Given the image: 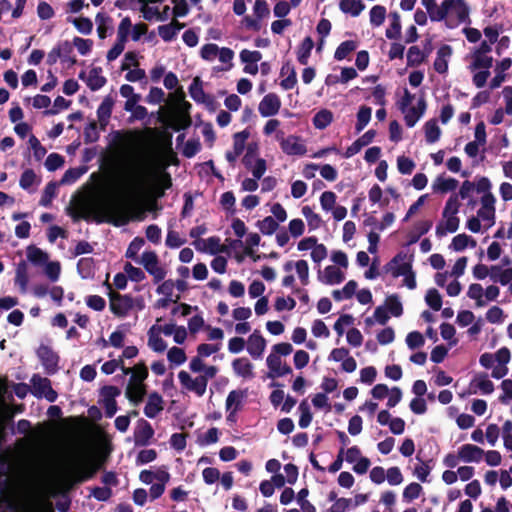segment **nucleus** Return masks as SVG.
<instances>
[{
    "label": "nucleus",
    "instance_id": "obj_1",
    "mask_svg": "<svg viewBox=\"0 0 512 512\" xmlns=\"http://www.w3.org/2000/svg\"><path fill=\"white\" fill-rule=\"evenodd\" d=\"M432 22L445 21L448 28H455L461 23H470L469 6L465 0H443L427 12Z\"/></svg>",
    "mask_w": 512,
    "mask_h": 512
},
{
    "label": "nucleus",
    "instance_id": "obj_2",
    "mask_svg": "<svg viewBox=\"0 0 512 512\" xmlns=\"http://www.w3.org/2000/svg\"><path fill=\"white\" fill-rule=\"evenodd\" d=\"M414 254L408 255L404 251L398 252L385 266L386 272H391L394 278L404 276V285L409 289L416 288L415 273L412 269Z\"/></svg>",
    "mask_w": 512,
    "mask_h": 512
},
{
    "label": "nucleus",
    "instance_id": "obj_3",
    "mask_svg": "<svg viewBox=\"0 0 512 512\" xmlns=\"http://www.w3.org/2000/svg\"><path fill=\"white\" fill-rule=\"evenodd\" d=\"M203 371V375H199L193 379L187 371L181 370L178 373V379L182 387L202 397L206 392L208 380L217 375L218 368L216 366H205Z\"/></svg>",
    "mask_w": 512,
    "mask_h": 512
},
{
    "label": "nucleus",
    "instance_id": "obj_4",
    "mask_svg": "<svg viewBox=\"0 0 512 512\" xmlns=\"http://www.w3.org/2000/svg\"><path fill=\"white\" fill-rule=\"evenodd\" d=\"M109 292V308L116 317H125L134 307V299L130 294H120L112 289L108 280L105 281Z\"/></svg>",
    "mask_w": 512,
    "mask_h": 512
},
{
    "label": "nucleus",
    "instance_id": "obj_5",
    "mask_svg": "<svg viewBox=\"0 0 512 512\" xmlns=\"http://www.w3.org/2000/svg\"><path fill=\"white\" fill-rule=\"evenodd\" d=\"M179 97L182 100L181 109L172 112L166 123L167 126L174 131L185 130L192 124V120L189 114L191 104L184 100L185 94L182 90L179 92Z\"/></svg>",
    "mask_w": 512,
    "mask_h": 512
},
{
    "label": "nucleus",
    "instance_id": "obj_6",
    "mask_svg": "<svg viewBox=\"0 0 512 512\" xmlns=\"http://www.w3.org/2000/svg\"><path fill=\"white\" fill-rule=\"evenodd\" d=\"M275 139L279 142L280 148L283 153L289 156H303L307 152V148L302 143L301 138L295 135H289L285 137V133L282 130L276 131Z\"/></svg>",
    "mask_w": 512,
    "mask_h": 512
},
{
    "label": "nucleus",
    "instance_id": "obj_7",
    "mask_svg": "<svg viewBox=\"0 0 512 512\" xmlns=\"http://www.w3.org/2000/svg\"><path fill=\"white\" fill-rule=\"evenodd\" d=\"M144 269L153 276L154 283H158L166 277V270L159 265V258L154 251L143 252L140 261Z\"/></svg>",
    "mask_w": 512,
    "mask_h": 512
},
{
    "label": "nucleus",
    "instance_id": "obj_8",
    "mask_svg": "<svg viewBox=\"0 0 512 512\" xmlns=\"http://www.w3.org/2000/svg\"><path fill=\"white\" fill-rule=\"evenodd\" d=\"M102 463L96 458H88L82 462L74 471L73 478L76 483H83L92 479L100 470Z\"/></svg>",
    "mask_w": 512,
    "mask_h": 512
},
{
    "label": "nucleus",
    "instance_id": "obj_9",
    "mask_svg": "<svg viewBox=\"0 0 512 512\" xmlns=\"http://www.w3.org/2000/svg\"><path fill=\"white\" fill-rule=\"evenodd\" d=\"M37 356L48 374L57 372L59 356L51 347L43 344L40 345L37 349Z\"/></svg>",
    "mask_w": 512,
    "mask_h": 512
},
{
    "label": "nucleus",
    "instance_id": "obj_10",
    "mask_svg": "<svg viewBox=\"0 0 512 512\" xmlns=\"http://www.w3.org/2000/svg\"><path fill=\"white\" fill-rule=\"evenodd\" d=\"M281 108V100L275 93L266 94L259 103L258 111L262 117L276 115Z\"/></svg>",
    "mask_w": 512,
    "mask_h": 512
},
{
    "label": "nucleus",
    "instance_id": "obj_11",
    "mask_svg": "<svg viewBox=\"0 0 512 512\" xmlns=\"http://www.w3.org/2000/svg\"><path fill=\"white\" fill-rule=\"evenodd\" d=\"M154 436V429L151 424L145 420L140 419L134 429V442L136 446H146L149 444L150 439Z\"/></svg>",
    "mask_w": 512,
    "mask_h": 512
},
{
    "label": "nucleus",
    "instance_id": "obj_12",
    "mask_svg": "<svg viewBox=\"0 0 512 512\" xmlns=\"http://www.w3.org/2000/svg\"><path fill=\"white\" fill-rule=\"evenodd\" d=\"M491 182L487 177H480L476 182V191L478 193H483L481 197V208H492L495 209L496 198L490 192Z\"/></svg>",
    "mask_w": 512,
    "mask_h": 512
},
{
    "label": "nucleus",
    "instance_id": "obj_13",
    "mask_svg": "<svg viewBox=\"0 0 512 512\" xmlns=\"http://www.w3.org/2000/svg\"><path fill=\"white\" fill-rule=\"evenodd\" d=\"M266 348V340L259 330H255L248 338L247 351L253 359H259Z\"/></svg>",
    "mask_w": 512,
    "mask_h": 512
},
{
    "label": "nucleus",
    "instance_id": "obj_14",
    "mask_svg": "<svg viewBox=\"0 0 512 512\" xmlns=\"http://www.w3.org/2000/svg\"><path fill=\"white\" fill-rule=\"evenodd\" d=\"M478 390L485 395L491 394L494 391V384L488 379L486 373H480L474 377L469 384L468 394H476Z\"/></svg>",
    "mask_w": 512,
    "mask_h": 512
},
{
    "label": "nucleus",
    "instance_id": "obj_15",
    "mask_svg": "<svg viewBox=\"0 0 512 512\" xmlns=\"http://www.w3.org/2000/svg\"><path fill=\"white\" fill-rule=\"evenodd\" d=\"M376 131L370 129L366 131L361 137L355 140L349 147H347L346 151L343 153L344 158H351L360 152V150L369 145L375 138Z\"/></svg>",
    "mask_w": 512,
    "mask_h": 512
},
{
    "label": "nucleus",
    "instance_id": "obj_16",
    "mask_svg": "<svg viewBox=\"0 0 512 512\" xmlns=\"http://www.w3.org/2000/svg\"><path fill=\"white\" fill-rule=\"evenodd\" d=\"M452 47L448 44H443L437 51L436 59L433 67L439 74H445L448 71V59L452 55Z\"/></svg>",
    "mask_w": 512,
    "mask_h": 512
},
{
    "label": "nucleus",
    "instance_id": "obj_17",
    "mask_svg": "<svg viewBox=\"0 0 512 512\" xmlns=\"http://www.w3.org/2000/svg\"><path fill=\"white\" fill-rule=\"evenodd\" d=\"M147 393L146 385L144 383L129 381L126 390V398L134 405L141 403Z\"/></svg>",
    "mask_w": 512,
    "mask_h": 512
},
{
    "label": "nucleus",
    "instance_id": "obj_18",
    "mask_svg": "<svg viewBox=\"0 0 512 512\" xmlns=\"http://www.w3.org/2000/svg\"><path fill=\"white\" fill-rule=\"evenodd\" d=\"M484 455V450L473 444H464L459 448V457L466 463L480 462Z\"/></svg>",
    "mask_w": 512,
    "mask_h": 512
},
{
    "label": "nucleus",
    "instance_id": "obj_19",
    "mask_svg": "<svg viewBox=\"0 0 512 512\" xmlns=\"http://www.w3.org/2000/svg\"><path fill=\"white\" fill-rule=\"evenodd\" d=\"M163 407V398L158 392H152L148 396V400L144 407V414L148 418H155L162 410Z\"/></svg>",
    "mask_w": 512,
    "mask_h": 512
},
{
    "label": "nucleus",
    "instance_id": "obj_20",
    "mask_svg": "<svg viewBox=\"0 0 512 512\" xmlns=\"http://www.w3.org/2000/svg\"><path fill=\"white\" fill-rule=\"evenodd\" d=\"M426 110V101L423 97L418 100L416 107H411L405 112L404 120L407 127L412 128L418 122Z\"/></svg>",
    "mask_w": 512,
    "mask_h": 512
},
{
    "label": "nucleus",
    "instance_id": "obj_21",
    "mask_svg": "<svg viewBox=\"0 0 512 512\" xmlns=\"http://www.w3.org/2000/svg\"><path fill=\"white\" fill-rule=\"evenodd\" d=\"M318 278L325 284L334 285L342 283L345 279V276L338 267L329 265L324 269V276L322 277L321 272H319Z\"/></svg>",
    "mask_w": 512,
    "mask_h": 512
},
{
    "label": "nucleus",
    "instance_id": "obj_22",
    "mask_svg": "<svg viewBox=\"0 0 512 512\" xmlns=\"http://www.w3.org/2000/svg\"><path fill=\"white\" fill-rule=\"evenodd\" d=\"M232 368L240 377L248 379L254 377L253 364L245 357L234 359L232 362Z\"/></svg>",
    "mask_w": 512,
    "mask_h": 512
},
{
    "label": "nucleus",
    "instance_id": "obj_23",
    "mask_svg": "<svg viewBox=\"0 0 512 512\" xmlns=\"http://www.w3.org/2000/svg\"><path fill=\"white\" fill-rule=\"evenodd\" d=\"M113 105L114 100L110 95H108L103 99L102 103L97 109L98 121L103 128L107 125L111 117Z\"/></svg>",
    "mask_w": 512,
    "mask_h": 512
},
{
    "label": "nucleus",
    "instance_id": "obj_24",
    "mask_svg": "<svg viewBox=\"0 0 512 512\" xmlns=\"http://www.w3.org/2000/svg\"><path fill=\"white\" fill-rule=\"evenodd\" d=\"M101 67H94L89 71V75L86 80L87 86L92 91L101 89L107 82V79L101 75Z\"/></svg>",
    "mask_w": 512,
    "mask_h": 512
},
{
    "label": "nucleus",
    "instance_id": "obj_25",
    "mask_svg": "<svg viewBox=\"0 0 512 512\" xmlns=\"http://www.w3.org/2000/svg\"><path fill=\"white\" fill-rule=\"evenodd\" d=\"M200 242H205L206 244V248L208 250V252L211 254V255H216V254H219V253H228V247L226 245H222L220 243V238L217 237V236H212V237H209L207 240L203 241V240H197L195 242V246L198 250H203L202 248H200L198 246V244Z\"/></svg>",
    "mask_w": 512,
    "mask_h": 512
},
{
    "label": "nucleus",
    "instance_id": "obj_26",
    "mask_svg": "<svg viewBox=\"0 0 512 512\" xmlns=\"http://www.w3.org/2000/svg\"><path fill=\"white\" fill-rule=\"evenodd\" d=\"M27 259L35 266H44L47 263L49 256L42 249L30 245L27 247Z\"/></svg>",
    "mask_w": 512,
    "mask_h": 512
},
{
    "label": "nucleus",
    "instance_id": "obj_27",
    "mask_svg": "<svg viewBox=\"0 0 512 512\" xmlns=\"http://www.w3.org/2000/svg\"><path fill=\"white\" fill-rule=\"evenodd\" d=\"M148 346L157 353H162L167 348L166 342L156 331V325H153L148 331Z\"/></svg>",
    "mask_w": 512,
    "mask_h": 512
},
{
    "label": "nucleus",
    "instance_id": "obj_28",
    "mask_svg": "<svg viewBox=\"0 0 512 512\" xmlns=\"http://www.w3.org/2000/svg\"><path fill=\"white\" fill-rule=\"evenodd\" d=\"M247 396L246 390H232L229 392L226 398V410L237 409L241 410L243 400Z\"/></svg>",
    "mask_w": 512,
    "mask_h": 512
},
{
    "label": "nucleus",
    "instance_id": "obj_29",
    "mask_svg": "<svg viewBox=\"0 0 512 512\" xmlns=\"http://www.w3.org/2000/svg\"><path fill=\"white\" fill-rule=\"evenodd\" d=\"M339 8L343 13L357 17L365 8L361 0H341Z\"/></svg>",
    "mask_w": 512,
    "mask_h": 512
},
{
    "label": "nucleus",
    "instance_id": "obj_30",
    "mask_svg": "<svg viewBox=\"0 0 512 512\" xmlns=\"http://www.w3.org/2000/svg\"><path fill=\"white\" fill-rule=\"evenodd\" d=\"M333 121V113L328 109L318 111L313 119V125L316 129L323 130L327 128Z\"/></svg>",
    "mask_w": 512,
    "mask_h": 512
},
{
    "label": "nucleus",
    "instance_id": "obj_31",
    "mask_svg": "<svg viewBox=\"0 0 512 512\" xmlns=\"http://www.w3.org/2000/svg\"><path fill=\"white\" fill-rule=\"evenodd\" d=\"M459 182L454 178H444L442 176L437 177L433 184V190L436 192L447 193L454 191Z\"/></svg>",
    "mask_w": 512,
    "mask_h": 512
},
{
    "label": "nucleus",
    "instance_id": "obj_32",
    "mask_svg": "<svg viewBox=\"0 0 512 512\" xmlns=\"http://www.w3.org/2000/svg\"><path fill=\"white\" fill-rule=\"evenodd\" d=\"M313 47L314 42L312 38L310 36L305 37L297 51V60L300 64L306 65L308 63Z\"/></svg>",
    "mask_w": 512,
    "mask_h": 512
},
{
    "label": "nucleus",
    "instance_id": "obj_33",
    "mask_svg": "<svg viewBox=\"0 0 512 512\" xmlns=\"http://www.w3.org/2000/svg\"><path fill=\"white\" fill-rule=\"evenodd\" d=\"M427 58V53L423 52L418 46H411L407 52V66L418 67Z\"/></svg>",
    "mask_w": 512,
    "mask_h": 512
},
{
    "label": "nucleus",
    "instance_id": "obj_34",
    "mask_svg": "<svg viewBox=\"0 0 512 512\" xmlns=\"http://www.w3.org/2000/svg\"><path fill=\"white\" fill-rule=\"evenodd\" d=\"M28 282V265L26 261L21 260L16 267L15 284L18 285L22 289V291H25Z\"/></svg>",
    "mask_w": 512,
    "mask_h": 512
},
{
    "label": "nucleus",
    "instance_id": "obj_35",
    "mask_svg": "<svg viewBox=\"0 0 512 512\" xmlns=\"http://www.w3.org/2000/svg\"><path fill=\"white\" fill-rule=\"evenodd\" d=\"M425 139L427 143H435L439 140L441 129L435 119L427 121L424 125Z\"/></svg>",
    "mask_w": 512,
    "mask_h": 512
},
{
    "label": "nucleus",
    "instance_id": "obj_36",
    "mask_svg": "<svg viewBox=\"0 0 512 512\" xmlns=\"http://www.w3.org/2000/svg\"><path fill=\"white\" fill-rule=\"evenodd\" d=\"M391 23L389 28L386 29V37L388 39H398L401 36V20L398 12L390 13Z\"/></svg>",
    "mask_w": 512,
    "mask_h": 512
},
{
    "label": "nucleus",
    "instance_id": "obj_37",
    "mask_svg": "<svg viewBox=\"0 0 512 512\" xmlns=\"http://www.w3.org/2000/svg\"><path fill=\"white\" fill-rule=\"evenodd\" d=\"M473 61L469 69L474 71L478 69L489 70L493 65V58L488 55L476 54L472 55Z\"/></svg>",
    "mask_w": 512,
    "mask_h": 512
},
{
    "label": "nucleus",
    "instance_id": "obj_38",
    "mask_svg": "<svg viewBox=\"0 0 512 512\" xmlns=\"http://www.w3.org/2000/svg\"><path fill=\"white\" fill-rule=\"evenodd\" d=\"M385 309L394 317H400L403 314V306L397 294L387 296Z\"/></svg>",
    "mask_w": 512,
    "mask_h": 512
},
{
    "label": "nucleus",
    "instance_id": "obj_39",
    "mask_svg": "<svg viewBox=\"0 0 512 512\" xmlns=\"http://www.w3.org/2000/svg\"><path fill=\"white\" fill-rule=\"evenodd\" d=\"M357 42L354 40H346L342 42L334 53V58L338 61L344 60L349 54L357 49Z\"/></svg>",
    "mask_w": 512,
    "mask_h": 512
},
{
    "label": "nucleus",
    "instance_id": "obj_40",
    "mask_svg": "<svg viewBox=\"0 0 512 512\" xmlns=\"http://www.w3.org/2000/svg\"><path fill=\"white\" fill-rule=\"evenodd\" d=\"M476 241L467 234H458L452 239V242L450 244V248L454 251H463L468 245H471V247L476 246Z\"/></svg>",
    "mask_w": 512,
    "mask_h": 512
},
{
    "label": "nucleus",
    "instance_id": "obj_41",
    "mask_svg": "<svg viewBox=\"0 0 512 512\" xmlns=\"http://www.w3.org/2000/svg\"><path fill=\"white\" fill-rule=\"evenodd\" d=\"M372 109L369 106H361L357 113L356 132H361L371 120Z\"/></svg>",
    "mask_w": 512,
    "mask_h": 512
},
{
    "label": "nucleus",
    "instance_id": "obj_42",
    "mask_svg": "<svg viewBox=\"0 0 512 512\" xmlns=\"http://www.w3.org/2000/svg\"><path fill=\"white\" fill-rule=\"evenodd\" d=\"M59 49L61 54V61L63 63H69L71 66L75 65L77 62V59L73 54V45L69 41H60L59 42Z\"/></svg>",
    "mask_w": 512,
    "mask_h": 512
},
{
    "label": "nucleus",
    "instance_id": "obj_43",
    "mask_svg": "<svg viewBox=\"0 0 512 512\" xmlns=\"http://www.w3.org/2000/svg\"><path fill=\"white\" fill-rule=\"evenodd\" d=\"M189 93L191 98L197 102L200 103L201 101H204L207 94L204 92L202 87V81L200 77H195L192 81V83L189 86Z\"/></svg>",
    "mask_w": 512,
    "mask_h": 512
},
{
    "label": "nucleus",
    "instance_id": "obj_44",
    "mask_svg": "<svg viewBox=\"0 0 512 512\" xmlns=\"http://www.w3.org/2000/svg\"><path fill=\"white\" fill-rule=\"evenodd\" d=\"M77 270L82 278H89L94 272V259L91 257H83L77 263Z\"/></svg>",
    "mask_w": 512,
    "mask_h": 512
},
{
    "label": "nucleus",
    "instance_id": "obj_45",
    "mask_svg": "<svg viewBox=\"0 0 512 512\" xmlns=\"http://www.w3.org/2000/svg\"><path fill=\"white\" fill-rule=\"evenodd\" d=\"M86 172L85 167L69 168L63 174L59 184H71L77 181Z\"/></svg>",
    "mask_w": 512,
    "mask_h": 512
},
{
    "label": "nucleus",
    "instance_id": "obj_46",
    "mask_svg": "<svg viewBox=\"0 0 512 512\" xmlns=\"http://www.w3.org/2000/svg\"><path fill=\"white\" fill-rule=\"evenodd\" d=\"M257 226L264 235H272L279 227L278 222L272 216H267L257 222Z\"/></svg>",
    "mask_w": 512,
    "mask_h": 512
},
{
    "label": "nucleus",
    "instance_id": "obj_47",
    "mask_svg": "<svg viewBox=\"0 0 512 512\" xmlns=\"http://www.w3.org/2000/svg\"><path fill=\"white\" fill-rule=\"evenodd\" d=\"M57 183L54 181H50L47 183L43 194L40 199V205L44 207H49L52 204V199L56 196L57 192Z\"/></svg>",
    "mask_w": 512,
    "mask_h": 512
},
{
    "label": "nucleus",
    "instance_id": "obj_48",
    "mask_svg": "<svg viewBox=\"0 0 512 512\" xmlns=\"http://www.w3.org/2000/svg\"><path fill=\"white\" fill-rule=\"evenodd\" d=\"M425 301L434 311H439L442 307V297L439 291L435 288H431L427 291Z\"/></svg>",
    "mask_w": 512,
    "mask_h": 512
},
{
    "label": "nucleus",
    "instance_id": "obj_49",
    "mask_svg": "<svg viewBox=\"0 0 512 512\" xmlns=\"http://www.w3.org/2000/svg\"><path fill=\"white\" fill-rule=\"evenodd\" d=\"M386 8L382 5H375L370 10V22L372 26L379 27L384 23Z\"/></svg>",
    "mask_w": 512,
    "mask_h": 512
},
{
    "label": "nucleus",
    "instance_id": "obj_50",
    "mask_svg": "<svg viewBox=\"0 0 512 512\" xmlns=\"http://www.w3.org/2000/svg\"><path fill=\"white\" fill-rule=\"evenodd\" d=\"M131 377L129 381L131 382H138V383H144V381L148 377V368L145 365L144 362H139L132 368Z\"/></svg>",
    "mask_w": 512,
    "mask_h": 512
},
{
    "label": "nucleus",
    "instance_id": "obj_51",
    "mask_svg": "<svg viewBox=\"0 0 512 512\" xmlns=\"http://www.w3.org/2000/svg\"><path fill=\"white\" fill-rule=\"evenodd\" d=\"M144 244H145V241L142 237H135L130 242V244L126 250L125 257L135 260L136 262L140 261V259H138V252L140 251V249L143 247Z\"/></svg>",
    "mask_w": 512,
    "mask_h": 512
},
{
    "label": "nucleus",
    "instance_id": "obj_52",
    "mask_svg": "<svg viewBox=\"0 0 512 512\" xmlns=\"http://www.w3.org/2000/svg\"><path fill=\"white\" fill-rule=\"evenodd\" d=\"M124 272L126 273L127 278L132 282L139 283L146 278L144 271L138 267H134L130 262L125 263Z\"/></svg>",
    "mask_w": 512,
    "mask_h": 512
},
{
    "label": "nucleus",
    "instance_id": "obj_53",
    "mask_svg": "<svg viewBox=\"0 0 512 512\" xmlns=\"http://www.w3.org/2000/svg\"><path fill=\"white\" fill-rule=\"evenodd\" d=\"M167 359L171 364L181 365L187 360V356L184 349L173 346L168 350Z\"/></svg>",
    "mask_w": 512,
    "mask_h": 512
},
{
    "label": "nucleus",
    "instance_id": "obj_54",
    "mask_svg": "<svg viewBox=\"0 0 512 512\" xmlns=\"http://www.w3.org/2000/svg\"><path fill=\"white\" fill-rule=\"evenodd\" d=\"M33 384V395L40 398L43 397V394L50 389L51 381L48 378L35 377L32 379Z\"/></svg>",
    "mask_w": 512,
    "mask_h": 512
},
{
    "label": "nucleus",
    "instance_id": "obj_55",
    "mask_svg": "<svg viewBox=\"0 0 512 512\" xmlns=\"http://www.w3.org/2000/svg\"><path fill=\"white\" fill-rule=\"evenodd\" d=\"M299 411H300V418H299V426L301 428H307L313 418V415L310 411V407L306 400H303L299 405Z\"/></svg>",
    "mask_w": 512,
    "mask_h": 512
},
{
    "label": "nucleus",
    "instance_id": "obj_56",
    "mask_svg": "<svg viewBox=\"0 0 512 512\" xmlns=\"http://www.w3.org/2000/svg\"><path fill=\"white\" fill-rule=\"evenodd\" d=\"M65 163V159L62 155L58 153H51L47 156L45 160V167L48 171H56L61 168Z\"/></svg>",
    "mask_w": 512,
    "mask_h": 512
},
{
    "label": "nucleus",
    "instance_id": "obj_57",
    "mask_svg": "<svg viewBox=\"0 0 512 512\" xmlns=\"http://www.w3.org/2000/svg\"><path fill=\"white\" fill-rule=\"evenodd\" d=\"M75 28L82 34L88 35L93 30V22L88 17H78L71 20Z\"/></svg>",
    "mask_w": 512,
    "mask_h": 512
},
{
    "label": "nucleus",
    "instance_id": "obj_58",
    "mask_svg": "<svg viewBox=\"0 0 512 512\" xmlns=\"http://www.w3.org/2000/svg\"><path fill=\"white\" fill-rule=\"evenodd\" d=\"M71 105V101L70 100H66L64 97L62 96H57L54 100V105H53V108H50V109H46L44 112H43V115L45 116H49V115H56L58 114L61 110H64V109H67L69 108Z\"/></svg>",
    "mask_w": 512,
    "mask_h": 512
},
{
    "label": "nucleus",
    "instance_id": "obj_59",
    "mask_svg": "<svg viewBox=\"0 0 512 512\" xmlns=\"http://www.w3.org/2000/svg\"><path fill=\"white\" fill-rule=\"evenodd\" d=\"M249 136L250 132L247 129L235 133L233 135V150L242 154L245 149V143Z\"/></svg>",
    "mask_w": 512,
    "mask_h": 512
},
{
    "label": "nucleus",
    "instance_id": "obj_60",
    "mask_svg": "<svg viewBox=\"0 0 512 512\" xmlns=\"http://www.w3.org/2000/svg\"><path fill=\"white\" fill-rule=\"evenodd\" d=\"M423 488L419 483L412 482L409 485H407L403 491V498L405 501H413L414 499H417Z\"/></svg>",
    "mask_w": 512,
    "mask_h": 512
},
{
    "label": "nucleus",
    "instance_id": "obj_61",
    "mask_svg": "<svg viewBox=\"0 0 512 512\" xmlns=\"http://www.w3.org/2000/svg\"><path fill=\"white\" fill-rule=\"evenodd\" d=\"M84 142L86 144L97 142L99 139V132L97 129L96 121H91L85 128L83 132Z\"/></svg>",
    "mask_w": 512,
    "mask_h": 512
},
{
    "label": "nucleus",
    "instance_id": "obj_62",
    "mask_svg": "<svg viewBox=\"0 0 512 512\" xmlns=\"http://www.w3.org/2000/svg\"><path fill=\"white\" fill-rule=\"evenodd\" d=\"M131 28V19L128 16L123 18L118 26L117 39L121 42H127Z\"/></svg>",
    "mask_w": 512,
    "mask_h": 512
},
{
    "label": "nucleus",
    "instance_id": "obj_63",
    "mask_svg": "<svg viewBox=\"0 0 512 512\" xmlns=\"http://www.w3.org/2000/svg\"><path fill=\"white\" fill-rule=\"evenodd\" d=\"M424 343L425 339L418 331H412L406 336V344L412 350L422 347Z\"/></svg>",
    "mask_w": 512,
    "mask_h": 512
},
{
    "label": "nucleus",
    "instance_id": "obj_64",
    "mask_svg": "<svg viewBox=\"0 0 512 512\" xmlns=\"http://www.w3.org/2000/svg\"><path fill=\"white\" fill-rule=\"evenodd\" d=\"M201 150V143L198 139L188 140L182 150V155L186 158L194 157Z\"/></svg>",
    "mask_w": 512,
    "mask_h": 512
}]
</instances>
